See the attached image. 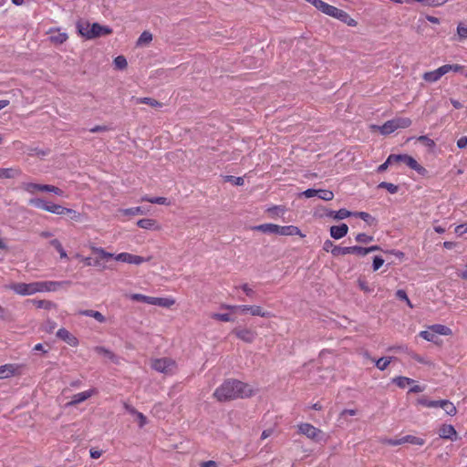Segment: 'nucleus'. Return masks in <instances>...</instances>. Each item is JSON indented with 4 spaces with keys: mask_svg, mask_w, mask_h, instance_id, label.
<instances>
[{
    "mask_svg": "<svg viewBox=\"0 0 467 467\" xmlns=\"http://www.w3.org/2000/svg\"><path fill=\"white\" fill-rule=\"evenodd\" d=\"M252 395L253 389L248 384L233 379L224 380L213 392V397L220 402L244 399Z\"/></svg>",
    "mask_w": 467,
    "mask_h": 467,
    "instance_id": "obj_1",
    "label": "nucleus"
},
{
    "mask_svg": "<svg viewBox=\"0 0 467 467\" xmlns=\"http://www.w3.org/2000/svg\"><path fill=\"white\" fill-rule=\"evenodd\" d=\"M410 118H395L386 121L383 125H373L372 129L378 130L382 135H389L398 129H406L411 125Z\"/></svg>",
    "mask_w": 467,
    "mask_h": 467,
    "instance_id": "obj_2",
    "label": "nucleus"
},
{
    "mask_svg": "<svg viewBox=\"0 0 467 467\" xmlns=\"http://www.w3.org/2000/svg\"><path fill=\"white\" fill-rule=\"evenodd\" d=\"M323 14L336 18L349 26H356L358 25L357 21L353 19L346 11L339 9L334 5H331L327 3L325 4L323 10L321 11Z\"/></svg>",
    "mask_w": 467,
    "mask_h": 467,
    "instance_id": "obj_3",
    "label": "nucleus"
},
{
    "mask_svg": "<svg viewBox=\"0 0 467 467\" xmlns=\"http://www.w3.org/2000/svg\"><path fill=\"white\" fill-rule=\"evenodd\" d=\"M130 298L133 301L143 302L152 306H159L162 307H171L174 305L175 300L169 297H153L142 294H132Z\"/></svg>",
    "mask_w": 467,
    "mask_h": 467,
    "instance_id": "obj_4",
    "label": "nucleus"
},
{
    "mask_svg": "<svg viewBox=\"0 0 467 467\" xmlns=\"http://www.w3.org/2000/svg\"><path fill=\"white\" fill-rule=\"evenodd\" d=\"M10 290L14 291L19 296H32L39 293L38 281L32 283H13L7 286Z\"/></svg>",
    "mask_w": 467,
    "mask_h": 467,
    "instance_id": "obj_5",
    "label": "nucleus"
},
{
    "mask_svg": "<svg viewBox=\"0 0 467 467\" xmlns=\"http://www.w3.org/2000/svg\"><path fill=\"white\" fill-rule=\"evenodd\" d=\"M151 368L163 374H173L177 366L173 359L170 358H161L152 360Z\"/></svg>",
    "mask_w": 467,
    "mask_h": 467,
    "instance_id": "obj_6",
    "label": "nucleus"
},
{
    "mask_svg": "<svg viewBox=\"0 0 467 467\" xmlns=\"http://www.w3.org/2000/svg\"><path fill=\"white\" fill-rule=\"evenodd\" d=\"M299 433L306 436L308 439L313 440L315 441H318L321 440L323 436V431L312 424L309 423H301L298 425Z\"/></svg>",
    "mask_w": 467,
    "mask_h": 467,
    "instance_id": "obj_7",
    "label": "nucleus"
},
{
    "mask_svg": "<svg viewBox=\"0 0 467 467\" xmlns=\"http://www.w3.org/2000/svg\"><path fill=\"white\" fill-rule=\"evenodd\" d=\"M70 281H38L39 293L56 292L64 286H69Z\"/></svg>",
    "mask_w": 467,
    "mask_h": 467,
    "instance_id": "obj_8",
    "label": "nucleus"
},
{
    "mask_svg": "<svg viewBox=\"0 0 467 467\" xmlns=\"http://www.w3.org/2000/svg\"><path fill=\"white\" fill-rule=\"evenodd\" d=\"M47 34L48 35L49 42L55 46L62 45L68 39L67 33L58 27L49 28Z\"/></svg>",
    "mask_w": 467,
    "mask_h": 467,
    "instance_id": "obj_9",
    "label": "nucleus"
},
{
    "mask_svg": "<svg viewBox=\"0 0 467 467\" xmlns=\"http://www.w3.org/2000/svg\"><path fill=\"white\" fill-rule=\"evenodd\" d=\"M389 157H399L400 159H397V160H394L393 161V164L394 163H399V162H403L405 163L408 167H410V169L418 171L419 173H421V171H424L425 169L420 166L417 161L412 158L411 156L410 155H407V154H390Z\"/></svg>",
    "mask_w": 467,
    "mask_h": 467,
    "instance_id": "obj_10",
    "label": "nucleus"
},
{
    "mask_svg": "<svg viewBox=\"0 0 467 467\" xmlns=\"http://www.w3.org/2000/svg\"><path fill=\"white\" fill-rule=\"evenodd\" d=\"M115 260L123 262V263L139 265L144 262H148L150 260V258H144L140 255H136V254H132L124 252V253L116 254Z\"/></svg>",
    "mask_w": 467,
    "mask_h": 467,
    "instance_id": "obj_11",
    "label": "nucleus"
},
{
    "mask_svg": "<svg viewBox=\"0 0 467 467\" xmlns=\"http://www.w3.org/2000/svg\"><path fill=\"white\" fill-rule=\"evenodd\" d=\"M96 389H90L83 392L77 393L72 396L71 400L67 403V407H74L81 402H84L97 393Z\"/></svg>",
    "mask_w": 467,
    "mask_h": 467,
    "instance_id": "obj_12",
    "label": "nucleus"
},
{
    "mask_svg": "<svg viewBox=\"0 0 467 467\" xmlns=\"http://www.w3.org/2000/svg\"><path fill=\"white\" fill-rule=\"evenodd\" d=\"M112 32V28L108 26H101L99 23H93L90 27V39L109 36L111 35Z\"/></svg>",
    "mask_w": 467,
    "mask_h": 467,
    "instance_id": "obj_13",
    "label": "nucleus"
},
{
    "mask_svg": "<svg viewBox=\"0 0 467 467\" xmlns=\"http://www.w3.org/2000/svg\"><path fill=\"white\" fill-rule=\"evenodd\" d=\"M21 365L18 364H5L0 366V379H8L20 373Z\"/></svg>",
    "mask_w": 467,
    "mask_h": 467,
    "instance_id": "obj_14",
    "label": "nucleus"
},
{
    "mask_svg": "<svg viewBox=\"0 0 467 467\" xmlns=\"http://www.w3.org/2000/svg\"><path fill=\"white\" fill-rule=\"evenodd\" d=\"M233 333L241 340L246 343H252L256 337V332L250 328H235Z\"/></svg>",
    "mask_w": 467,
    "mask_h": 467,
    "instance_id": "obj_15",
    "label": "nucleus"
},
{
    "mask_svg": "<svg viewBox=\"0 0 467 467\" xmlns=\"http://www.w3.org/2000/svg\"><path fill=\"white\" fill-rule=\"evenodd\" d=\"M57 337L71 347L78 345V339L66 328H59L57 332Z\"/></svg>",
    "mask_w": 467,
    "mask_h": 467,
    "instance_id": "obj_16",
    "label": "nucleus"
},
{
    "mask_svg": "<svg viewBox=\"0 0 467 467\" xmlns=\"http://www.w3.org/2000/svg\"><path fill=\"white\" fill-rule=\"evenodd\" d=\"M439 435L442 439L456 441L458 439L454 427L451 424H443L439 431Z\"/></svg>",
    "mask_w": 467,
    "mask_h": 467,
    "instance_id": "obj_17",
    "label": "nucleus"
},
{
    "mask_svg": "<svg viewBox=\"0 0 467 467\" xmlns=\"http://www.w3.org/2000/svg\"><path fill=\"white\" fill-rule=\"evenodd\" d=\"M22 174L19 167L14 166L9 168H0V180L3 179H16Z\"/></svg>",
    "mask_w": 467,
    "mask_h": 467,
    "instance_id": "obj_18",
    "label": "nucleus"
},
{
    "mask_svg": "<svg viewBox=\"0 0 467 467\" xmlns=\"http://www.w3.org/2000/svg\"><path fill=\"white\" fill-rule=\"evenodd\" d=\"M277 234L284 236L300 235L301 237H305V234L301 233L300 229L295 225H278Z\"/></svg>",
    "mask_w": 467,
    "mask_h": 467,
    "instance_id": "obj_19",
    "label": "nucleus"
},
{
    "mask_svg": "<svg viewBox=\"0 0 467 467\" xmlns=\"http://www.w3.org/2000/svg\"><path fill=\"white\" fill-rule=\"evenodd\" d=\"M444 75H445V72H444L443 67L441 66L435 70L425 72L422 75V78L426 82L434 83V82H437Z\"/></svg>",
    "mask_w": 467,
    "mask_h": 467,
    "instance_id": "obj_20",
    "label": "nucleus"
},
{
    "mask_svg": "<svg viewBox=\"0 0 467 467\" xmlns=\"http://www.w3.org/2000/svg\"><path fill=\"white\" fill-rule=\"evenodd\" d=\"M348 232V226L346 223L339 225H334L330 227V235L334 239H341L347 235Z\"/></svg>",
    "mask_w": 467,
    "mask_h": 467,
    "instance_id": "obj_21",
    "label": "nucleus"
},
{
    "mask_svg": "<svg viewBox=\"0 0 467 467\" xmlns=\"http://www.w3.org/2000/svg\"><path fill=\"white\" fill-rule=\"evenodd\" d=\"M137 225L140 228L147 229V230H161V226L158 224L157 221L154 219H149V218L140 219L137 222Z\"/></svg>",
    "mask_w": 467,
    "mask_h": 467,
    "instance_id": "obj_22",
    "label": "nucleus"
},
{
    "mask_svg": "<svg viewBox=\"0 0 467 467\" xmlns=\"http://www.w3.org/2000/svg\"><path fill=\"white\" fill-rule=\"evenodd\" d=\"M46 184H39L35 182H23L21 188L30 193L35 194L36 192H45Z\"/></svg>",
    "mask_w": 467,
    "mask_h": 467,
    "instance_id": "obj_23",
    "label": "nucleus"
},
{
    "mask_svg": "<svg viewBox=\"0 0 467 467\" xmlns=\"http://www.w3.org/2000/svg\"><path fill=\"white\" fill-rule=\"evenodd\" d=\"M252 229L254 230V231L265 233V234H277L278 224H275V223H263V224L255 225Z\"/></svg>",
    "mask_w": 467,
    "mask_h": 467,
    "instance_id": "obj_24",
    "label": "nucleus"
},
{
    "mask_svg": "<svg viewBox=\"0 0 467 467\" xmlns=\"http://www.w3.org/2000/svg\"><path fill=\"white\" fill-rule=\"evenodd\" d=\"M91 25L87 21H79L77 23L78 32L86 39H90V27Z\"/></svg>",
    "mask_w": 467,
    "mask_h": 467,
    "instance_id": "obj_25",
    "label": "nucleus"
},
{
    "mask_svg": "<svg viewBox=\"0 0 467 467\" xmlns=\"http://www.w3.org/2000/svg\"><path fill=\"white\" fill-rule=\"evenodd\" d=\"M336 252L339 254V255H346L348 254H356L359 256H362V246H347V247H341L340 249H337Z\"/></svg>",
    "mask_w": 467,
    "mask_h": 467,
    "instance_id": "obj_26",
    "label": "nucleus"
},
{
    "mask_svg": "<svg viewBox=\"0 0 467 467\" xmlns=\"http://www.w3.org/2000/svg\"><path fill=\"white\" fill-rule=\"evenodd\" d=\"M78 315L93 317L99 323L106 321V317L100 312L92 309L80 310Z\"/></svg>",
    "mask_w": 467,
    "mask_h": 467,
    "instance_id": "obj_27",
    "label": "nucleus"
},
{
    "mask_svg": "<svg viewBox=\"0 0 467 467\" xmlns=\"http://www.w3.org/2000/svg\"><path fill=\"white\" fill-rule=\"evenodd\" d=\"M132 100L135 102V104H147L152 108H160L161 107V103L158 100L152 99V98H137L132 97Z\"/></svg>",
    "mask_w": 467,
    "mask_h": 467,
    "instance_id": "obj_28",
    "label": "nucleus"
},
{
    "mask_svg": "<svg viewBox=\"0 0 467 467\" xmlns=\"http://www.w3.org/2000/svg\"><path fill=\"white\" fill-rule=\"evenodd\" d=\"M439 408H441L450 416H454L457 413L456 407L448 400H441Z\"/></svg>",
    "mask_w": 467,
    "mask_h": 467,
    "instance_id": "obj_29",
    "label": "nucleus"
},
{
    "mask_svg": "<svg viewBox=\"0 0 467 467\" xmlns=\"http://www.w3.org/2000/svg\"><path fill=\"white\" fill-rule=\"evenodd\" d=\"M90 249L94 254H97L100 259H103V260H109L111 258L115 259L116 254L107 252L102 247L91 246Z\"/></svg>",
    "mask_w": 467,
    "mask_h": 467,
    "instance_id": "obj_30",
    "label": "nucleus"
},
{
    "mask_svg": "<svg viewBox=\"0 0 467 467\" xmlns=\"http://www.w3.org/2000/svg\"><path fill=\"white\" fill-rule=\"evenodd\" d=\"M432 331L436 336L442 335V336H449L451 335V329L444 325L441 324H435L432 326H430Z\"/></svg>",
    "mask_w": 467,
    "mask_h": 467,
    "instance_id": "obj_31",
    "label": "nucleus"
},
{
    "mask_svg": "<svg viewBox=\"0 0 467 467\" xmlns=\"http://www.w3.org/2000/svg\"><path fill=\"white\" fill-rule=\"evenodd\" d=\"M31 302L33 303V305L36 307V308H43V309H51V308H54L56 306V304L49 301V300H45V299H33L31 300Z\"/></svg>",
    "mask_w": 467,
    "mask_h": 467,
    "instance_id": "obj_32",
    "label": "nucleus"
},
{
    "mask_svg": "<svg viewBox=\"0 0 467 467\" xmlns=\"http://www.w3.org/2000/svg\"><path fill=\"white\" fill-rule=\"evenodd\" d=\"M119 213L123 215L133 216L139 214H145L146 211L142 207L138 206L127 209H120Z\"/></svg>",
    "mask_w": 467,
    "mask_h": 467,
    "instance_id": "obj_33",
    "label": "nucleus"
},
{
    "mask_svg": "<svg viewBox=\"0 0 467 467\" xmlns=\"http://www.w3.org/2000/svg\"><path fill=\"white\" fill-rule=\"evenodd\" d=\"M403 443H410L414 445H423L425 443V440L420 437H416L413 435H406L402 437V444Z\"/></svg>",
    "mask_w": 467,
    "mask_h": 467,
    "instance_id": "obj_34",
    "label": "nucleus"
},
{
    "mask_svg": "<svg viewBox=\"0 0 467 467\" xmlns=\"http://www.w3.org/2000/svg\"><path fill=\"white\" fill-rule=\"evenodd\" d=\"M250 314L252 316H257V317H272V314L270 312L265 311L259 306H251Z\"/></svg>",
    "mask_w": 467,
    "mask_h": 467,
    "instance_id": "obj_35",
    "label": "nucleus"
},
{
    "mask_svg": "<svg viewBox=\"0 0 467 467\" xmlns=\"http://www.w3.org/2000/svg\"><path fill=\"white\" fill-rule=\"evenodd\" d=\"M28 204L47 212L48 202L41 198H32L29 199Z\"/></svg>",
    "mask_w": 467,
    "mask_h": 467,
    "instance_id": "obj_36",
    "label": "nucleus"
},
{
    "mask_svg": "<svg viewBox=\"0 0 467 467\" xmlns=\"http://www.w3.org/2000/svg\"><path fill=\"white\" fill-rule=\"evenodd\" d=\"M323 249L326 252H331L334 256H339V254L336 252L337 249H340V246L336 245L331 240H326L323 244Z\"/></svg>",
    "mask_w": 467,
    "mask_h": 467,
    "instance_id": "obj_37",
    "label": "nucleus"
},
{
    "mask_svg": "<svg viewBox=\"0 0 467 467\" xmlns=\"http://www.w3.org/2000/svg\"><path fill=\"white\" fill-rule=\"evenodd\" d=\"M417 402L424 407H427V408H439L441 400H428L427 398L422 397V398L418 399Z\"/></svg>",
    "mask_w": 467,
    "mask_h": 467,
    "instance_id": "obj_38",
    "label": "nucleus"
},
{
    "mask_svg": "<svg viewBox=\"0 0 467 467\" xmlns=\"http://www.w3.org/2000/svg\"><path fill=\"white\" fill-rule=\"evenodd\" d=\"M65 208L59 204H55L48 202L47 212L57 214V215H64Z\"/></svg>",
    "mask_w": 467,
    "mask_h": 467,
    "instance_id": "obj_39",
    "label": "nucleus"
},
{
    "mask_svg": "<svg viewBox=\"0 0 467 467\" xmlns=\"http://www.w3.org/2000/svg\"><path fill=\"white\" fill-rule=\"evenodd\" d=\"M152 40V34L149 31H144L140 34V37L137 40L138 46L147 45L150 43Z\"/></svg>",
    "mask_w": 467,
    "mask_h": 467,
    "instance_id": "obj_40",
    "label": "nucleus"
},
{
    "mask_svg": "<svg viewBox=\"0 0 467 467\" xmlns=\"http://www.w3.org/2000/svg\"><path fill=\"white\" fill-rule=\"evenodd\" d=\"M50 244L58 252L60 258H67V254L63 248L59 240L53 239L50 241Z\"/></svg>",
    "mask_w": 467,
    "mask_h": 467,
    "instance_id": "obj_41",
    "label": "nucleus"
},
{
    "mask_svg": "<svg viewBox=\"0 0 467 467\" xmlns=\"http://www.w3.org/2000/svg\"><path fill=\"white\" fill-rule=\"evenodd\" d=\"M420 336L430 342H435L437 338V336L434 334L431 327H429L427 330L421 331Z\"/></svg>",
    "mask_w": 467,
    "mask_h": 467,
    "instance_id": "obj_42",
    "label": "nucleus"
},
{
    "mask_svg": "<svg viewBox=\"0 0 467 467\" xmlns=\"http://www.w3.org/2000/svg\"><path fill=\"white\" fill-rule=\"evenodd\" d=\"M393 382L400 388H405L407 385L410 384L413 382V380L410 378H407V377H402V376H400V377H397L395 379H393Z\"/></svg>",
    "mask_w": 467,
    "mask_h": 467,
    "instance_id": "obj_43",
    "label": "nucleus"
},
{
    "mask_svg": "<svg viewBox=\"0 0 467 467\" xmlns=\"http://www.w3.org/2000/svg\"><path fill=\"white\" fill-rule=\"evenodd\" d=\"M391 358H380L377 360H374L373 361L375 362V365L376 367L379 369V370H384L387 368V367L389 365L390 361H391Z\"/></svg>",
    "mask_w": 467,
    "mask_h": 467,
    "instance_id": "obj_44",
    "label": "nucleus"
},
{
    "mask_svg": "<svg viewBox=\"0 0 467 467\" xmlns=\"http://www.w3.org/2000/svg\"><path fill=\"white\" fill-rule=\"evenodd\" d=\"M317 197L324 201H331L334 198L332 191L320 189L317 191Z\"/></svg>",
    "mask_w": 467,
    "mask_h": 467,
    "instance_id": "obj_45",
    "label": "nucleus"
},
{
    "mask_svg": "<svg viewBox=\"0 0 467 467\" xmlns=\"http://www.w3.org/2000/svg\"><path fill=\"white\" fill-rule=\"evenodd\" d=\"M141 201L143 202H150V203H157V204H167V199L165 197H154V198H150L149 196H143L141 198Z\"/></svg>",
    "mask_w": 467,
    "mask_h": 467,
    "instance_id": "obj_46",
    "label": "nucleus"
},
{
    "mask_svg": "<svg viewBox=\"0 0 467 467\" xmlns=\"http://www.w3.org/2000/svg\"><path fill=\"white\" fill-rule=\"evenodd\" d=\"M354 215L357 217H359L360 219H362L368 224H372L376 221L374 217H372L369 213H368L366 212L354 213Z\"/></svg>",
    "mask_w": 467,
    "mask_h": 467,
    "instance_id": "obj_47",
    "label": "nucleus"
},
{
    "mask_svg": "<svg viewBox=\"0 0 467 467\" xmlns=\"http://www.w3.org/2000/svg\"><path fill=\"white\" fill-rule=\"evenodd\" d=\"M379 188L386 189L389 192L394 194L398 192L399 187L393 183L382 182L379 184Z\"/></svg>",
    "mask_w": 467,
    "mask_h": 467,
    "instance_id": "obj_48",
    "label": "nucleus"
},
{
    "mask_svg": "<svg viewBox=\"0 0 467 467\" xmlns=\"http://www.w3.org/2000/svg\"><path fill=\"white\" fill-rule=\"evenodd\" d=\"M114 65L118 69H124L128 66L127 59L123 56H119L114 59Z\"/></svg>",
    "mask_w": 467,
    "mask_h": 467,
    "instance_id": "obj_49",
    "label": "nucleus"
},
{
    "mask_svg": "<svg viewBox=\"0 0 467 467\" xmlns=\"http://www.w3.org/2000/svg\"><path fill=\"white\" fill-rule=\"evenodd\" d=\"M442 67H443L445 74L449 73L450 71L461 72L464 68L463 66L459 65V64H454V65L446 64V65H443Z\"/></svg>",
    "mask_w": 467,
    "mask_h": 467,
    "instance_id": "obj_50",
    "label": "nucleus"
},
{
    "mask_svg": "<svg viewBox=\"0 0 467 467\" xmlns=\"http://www.w3.org/2000/svg\"><path fill=\"white\" fill-rule=\"evenodd\" d=\"M397 159H400V158H399V157H389H389L387 158L386 161H385V162H383L382 164H380V165L378 167V169H377L378 172H383V171H385L388 169V167H389V165H392V164H393V161H394V160H397Z\"/></svg>",
    "mask_w": 467,
    "mask_h": 467,
    "instance_id": "obj_51",
    "label": "nucleus"
},
{
    "mask_svg": "<svg viewBox=\"0 0 467 467\" xmlns=\"http://www.w3.org/2000/svg\"><path fill=\"white\" fill-rule=\"evenodd\" d=\"M355 239L360 244H369L373 241V236L361 233L358 234Z\"/></svg>",
    "mask_w": 467,
    "mask_h": 467,
    "instance_id": "obj_52",
    "label": "nucleus"
},
{
    "mask_svg": "<svg viewBox=\"0 0 467 467\" xmlns=\"http://www.w3.org/2000/svg\"><path fill=\"white\" fill-rule=\"evenodd\" d=\"M351 215H354L353 213L348 211L347 209H340L335 213V219L336 220H343L345 218H348Z\"/></svg>",
    "mask_w": 467,
    "mask_h": 467,
    "instance_id": "obj_53",
    "label": "nucleus"
},
{
    "mask_svg": "<svg viewBox=\"0 0 467 467\" xmlns=\"http://www.w3.org/2000/svg\"><path fill=\"white\" fill-rule=\"evenodd\" d=\"M211 317L215 320L223 321V322H230L233 319L231 318L230 315L227 313L220 314V313H213L211 315Z\"/></svg>",
    "mask_w": 467,
    "mask_h": 467,
    "instance_id": "obj_54",
    "label": "nucleus"
},
{
    "mask_svg": "<svg viewBox=\"0 0 467 467\" xmlns=\"http://www.w3.org/2000/svg\"><path fill=\"white\" fill-rule=\"evenodd\" d=\"M95 351H96L98 354H99V355H103V356H105V357H107V358H110V359H113V358H114V357H115V356H114V354H113L110 350L107 349V348H104V347H96V348H95Z\"/></svg>",
    "mask_w": 467,
    "mask_h": 467,
    "instance_id": "obj_55",
    "label": "nucleus"
},
{
    "mask_svg": "<svg viewBox=\"0 0 467 467\" xmlns=\"http://www.w3.org/2000/svg\"><path fill=\"white\" fill-rule=\"evenodd\" d=\"M417 140L430 149H433L435 147L434 140L425 135L420 136Z\"/></svg>",
    "mask_w": 467,
    "mask_h": 467,
    "instance_id": "obj_56",
    "label": "nucleus"
},
{
    "mask_svg": "<svg viewBox=\"0 0 467 467\" xmlns=\"http://www.w3.org/2000/svg\"><path fill=\"white\" fill-rule=\"evenodd\" d=\"M45 192H53L56 195L63 196L64 192L57 186L46 184Z\"/></svg>",
    "mask_w": 467,
    "mask_h": 467,
    "instance_id": "obj_57",
    "label": "nucleus"
},
{
    "mask_svg": "<svg viewBox=\"0 0 467 467\" xmlns=\"http://www.w3.org/2000/svg\"><path fill=\"white\" fill-rule=\"evenodd\" d=\"M225 180L238 186H242L244 183V180L242 177L228 175L225 177Z\"/></svg>",
    "mask_w": 467,
    "mask_h": 467,
    "instance_id": "obj_58",
    "label": "nucleus"
},
{
    "mask_svg": "<svg viewBox=\"0 0 467 467\" xmlns=\"http://www.w3.org/2000/svg\"><path fill=\"white\" fill-rule=\"evenodd\" d=\"M448 0H426L425 6L438 7L446 4Z\"/></svg>",
    "mask_w": 467,
    "mask_h": 467,
    "instance_id": "obj_59",
    "label": "nucleus"
},
{
    "mask_svg": "<svg viewBox=\"0 0 467 467\" xmlns=\"http://www.w3.org/2000/svg\"><path fill=\"white\" fill-rule=\"evenodd\" d=\"M384 259L380 256H374L373 258V264H372V268H373V271H378L384 264Z\"/></svg>",
    "mask_w": 467,
    "mask_h": 467,
    "instance_id": "obj_60",
    "label": "nucleus"
},
{
    "mask_svg": "<svg viewBox=\"0 0 467 467\" xmlns=\"http://www.w3.org/2000/svg\"><path fill=\"white\" fill-rule=\"evenodd\" d=\"M358 287L364 291L365 293H370L372 292V289L368 286L367 281H365L364 279H361L359 278L358 280Z\"/></svg>",
    "mask_w": 467,
    "mask_h": 467,
    "instance_id": "obj_61",
    "label": "nucleus"
},
{
    "mask_svg": "<svg viewBox=\"0 0 467 467\" xmlns=\"http://www.w3.org/2000/svg\"><path fill=\"white\" fill-rule=\"evenodd\" d=\"M64 215H69L72 220L78 221L80 217V214L75 210L65 208Z\"/></svg>",
    "mask_w": 467,
    "mask_h": 467,
    "instance_id": "obj_62",
    "label": "nucleus"
},
{
    "mask_svg": "<svg viewBox=\"0 0 467 467\" xmlns=\"http://www.w3.org/2000/svg\"><path fill=\"white\" fill-rule=\"evenodd\" d=\"M457 33L461 38H466L467 37V26H463L462 24H459L457 26Z\"/></svg>",
    "mask_w": 467,
    "mask_h": 467,
    "instance_id": "obj_63",
    "label": "nucleus"
},
{
    "mask_svg": "<svg viewBox=\"0 0 467 467\" xmlns=\"http://www.w3.org/2000/svg\"><path fill=\"white\" fill-rule=\"evenodd\" d=\"M241 288L245 293V295L249 297H253L255 294L254 289H252L247 284L242 285Z\"/></svg>",
    "mask_w": 467,
    "mask_h": 467,
    "instance_id": "obj_64",
    "label": "nucleus"
}]
</instances>
